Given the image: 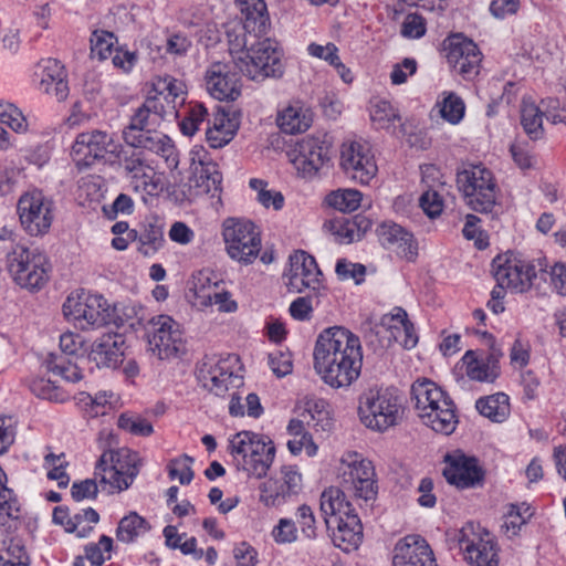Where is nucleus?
Returning a JSON list of instances; mask_svg holds the SVG:
<instances>
[{
    "label": "nucleus",
    "mask_w": 566,
    "mask_h": 566,
    "mask_svg": "<svg viewBox=\"0 0 566 566\" xmlns=\"http://www.w3.org/2000/svg\"><path fill=\"white\" fill-rule=\"evenodd\" d=\"M153 92L165 96L179 97L181 98L180 103H182L185 85L170 75L157 76L153 82Z\"/></svg>",
    "instance_id": "nucleus-58"
},
{
    "label": "nucleus",
    "mask_w": 566,
    "mask_h": 566,
    "mask_svg": "<svg viewBox=\"0 0 566 566\" xmlns=\"http://www.w3.org/2000/svg\"><path fill=\"white\" fill-rule=\"evenodd\" d=\"M117 160L136 192L155 195L161 190L160 175L144 151L119 147Z\"/></svg>",
    "instance_id": "nucleus-16"
},
{
    "label": "nucleus",
    "mask_w": 566,
    "mask_h": 566,
    "mask_svg": "<svg viewBox=\"0 0 566 566\" xmlns=\"http://www.w3.org/2000/svg\"><path fill=\"white\" fill-rule=\"evenodd\" d=\"M301 417L304 418L307 426L319 428L323 431L331 429L332 419L328 403L324 399L312 398L306 400L305 409Z\"/></svg>",
    "instance_id": "nucleus-38"
},
{
    "label": "nucleus",
    "mask_w": 566,
    "mask_h": 566,
    "mask_svg": "<svg viewBox=\"0 0 566 566\" xmlns=\"http://www.w3.org/2000/svg\"><path fill=\"white\" fill-rule=\"evenodd\" d=\"M521 124L532 139H538L543 134V113L533 102L523 101L521 107Z\"/></svg>",
    "instance_id": "nucleus-43"
},
{
    "label": "nucleus",
    "mask_w": 566,
    "mask_h": 566,
    "mask_svg": "<svg viewBox=\"0 0 566 566\" xmlns=\"http://www.w3.org/2000/svg\"><path fill=\"white\" fill-rule=\"evenodd\" d=\"M339 165L350 180L360 185H369L378 172L371 146L365 140L344 142Z\"/></svg>",
    "instance_id": "nucleus-17"
},
{
    "label": "nucleus",
    "mask_w": 566,
    "mask_h": 566,
    "mask_svg": "<svg viewBox=\"0 0 566 566\" xmlns=\"http://www.w3.org/2000/svg\"><path fill=\"white\" fill-rule=\"evenodd\" d=\"M150 528L148 522L137 513L124 516L118 524L116 536L119 542L132 543Z\"/></svg>",
    "instance_id": "nucleus-39"
},
{
    "label": "nucleus",
    "mask_w": 566,
    "mask_h": 566,
    "mask_svg": "<svg viewBox=\"0 0 566 566\" xmlns=\"http://www.w3.org/2000/svg\"><path fill=\"white\" fill-rule=\"evenodd\" d=\"M380 244L395 252L399 258L407 261H415L418 255V244L413 234L403 227L386 221L377 227L376 230Z\"/></svg>",
    "instance_id": "nucleus-29"
},
{
    "label": "nucleus",
    "mask_w": 566,
    "mask_h": 566,
    "mask_svg": "<svg viewBox=\"0 0 566 566\" xmlns=\"http://www.w3.org/2000/svg\"><path fill=\"white\" fill-rule=\"evenodd\" d=\"M408 319L407 312L401 307H395L391 313L385 314L380 319V325L392 331V336L398 339L400 337V328Z\"/></svg>",
    "instance_id": "nucleus-61"
},
{
    "label": "nucleus",
    "mask_w": 566,
    "mask_h": 566,
    "mask_svg": "<svg viewBox=\"0 0 566 566\" xmlns=\"http://www.w3.org/2000/svg\"><path fill=\"white\" fill-rule=\"evenodd\" d=\"M252 446L249 457L241 462V468L248 474L260 479L266 474L274 461L275 447L269 437L259 433Z\"/></svg>",
    "instance_id": "nucleus-32"
},
{
    "label": "nucleus",
    "mask_w": 566,
    "mask_h": 566,
    "mask_svg": "<svg viewBox=\"0 0 566 566\" xmlns=\"http://www.w3.org/2000/svg\"><path fill=\"white\" fill-rule=\"evenodd\" d=\"M192 290L196 303L201 308L214 305L222 313H234L238 310V303L232 298L231 293L223 287V282L212 272L201 271L195 275Z\"/></svg>",
    "instance_id": "nucleus-22"
},
{
    "label": "nucleus",
    "mask_w": 566,
    "mask_h": 566,
    "mask_svg": "<svg viewBox=\"0 0 566 566\" xmlns=\"http://www.w3.org/2000/svg\"><path fill=\"white\" fill-rule=\"evenodd\" d=\"M207 92L219 101H234L241 94L240 77L228 62H212L205 74Z\"/></svg>",
    "instance_id": "nucleus-25"
},
{
    "label": "nucleus",
    "mask_w": 566,
    "mask_h": 566,
    "mask_svg": "<svg viewBox=\"0 0 566 566\" xmlns=\"http://www.w3.org/2000/svg\"><path fill=\"white\" fill-rule=\"evenodd\" d=\"M31 559L23 542L11 538L0 548V566H30Z\"/></svg>",
    "instance_id": "nucleus-41"
},
{
    "label": "nucleus",
    "mask_w": 566,
    "mask_h": 566,
    "mask_svg": "<svg viewBox=\"0 0 566 566\" xmlns=\"http://www.w3.org/2000/svg\"><path fill=\"white\" fill-rule=\"evenodd\" d=\"M226 250L232 260L250 264L261 250V235L250 220L228 218L222 231Z\"/></svg>",
    "instance_id": "nucleus-14"
},
{
    "label": "nucleus",
    "mask_w": 566,
    "mask_h": 566,
    "mask_svg": "<svg viewBox=\"0 0 566 566\" xmlns=\"http://www.w3.org/2000/svg\"><path fill=\"white\" fill-rule=\"evenodd\" d=\"M44 464L48 468V479L56 481L59 489H65L70 483V476L65 471L64 454L49 453L44 458Z\"/></svg>",
    "instance_id": "nucleus-53"
},
{
    "label": "nucleus",
    "mask_w": 566,
    "mask_h": 566,
    "mask_svg": "<svg viewBox=\"0 0 566 566\" xmlns=\"http://www.w3.org/2000/svg\"><path fill=\"white\" fill-rule=\"evenodd\" d=\"M191 40L181 32L171 33L166 40V53L172 56H185L191 48Z\"/></svg>",
    "instance_id": "nucleus-62"
},
{
    "label": "nucleus",
    "mask_w": 566,
    "mask_h": 566,
    "mask_svg": "<svg viewBox=\"0 0 566 566\" xmlns=\"http://www.w3.org/2000/svg\"><path fill=\"white\" fill-rule=\"evenodd\" d=\"M139 457L136 452L122 448L106 450L95 465L93 479L74 482L71 495L84 496L97 493L115 494L129 488L139 472Z\"/></svg>",
    "instance_id": "nucleus-2"
},
{
    "label": "nucleus",
    "mask_w": 566,
    "mask_h": 566,
    "mask_svg": "<svg viewBox=\"0 0 566 566\" xmlns=\"http://www.w3.org/2000/svg\"><path fill=\"white\" fill-rule=\"evenodd\" d=\"M411 400L423 424L443 434L455 430V406L436 382L427 378L416 380L411 386Z\"/></svg>",
    "instance_id": "nucleus-3"
},
{
    "label": "nucleus",
    "mask_w": 566,
    "mask_h": 566,
    "mask_svg": "<svg viewBox=\"0 0 566 566\" xmlns=\"http://www.w3.org/2000/svg\"><path fill=\"white\" fill-rule=\"evenodd\" d=\"M117 426L134 434L140 437H148L153 433L154 428L149 421L138 415L125 412L118 417Z\"/></svg>",
    "instance_id": "nucleus-55"
},
{
    "label": "nucleus",
    "mask_w": 566,
    "mask_h": 566,
    "mask_svg": "<svg viewBox=\"0 0 566 566\" xmlns=\"http://www.w3.org/2000/svg\"><path fill=\"white\" fill-rule=\"evenodd\" d=\"M18 213L28 234L43 235L50 230L53 221V202L40 190L29 191L19 199Z\"/></svg>",
    "instance_id": "nucleus-18"
},
{
    "label": "nucleus",
    "mask_w": 566,
    "mask_h": 566,
    "mask_svg": "<svg viewBox=\"0 0 566 566\" xmlns=\"http://www.w3.org/2000/svg\"><path fill=\"white\" fill-rule=\"evenodd\" d=\"M531 356V344L521 336L516 337L510 352V359L514 366L524 367L528 364Z\"/></svg>",
    "instance_id": "nucleus-63"
},
{
    "label": "nucleus",
    "mask_w": 566,
    "mask_h": 566,
    "mask_svg": "<svg viewBox=\"0 0 566 566\" xmlns=\"http://www.w3.org/2000/svg\"><path fill=\"white\" fill-rule=\"evenodd\" d=\"M116 41L117 39L112 32L105 30L93 31L90 39L92 57H97L101 61L106 60L111 55Z\"/></svg>",
    "instance_id": "nucleus-49"
},
{
    "label": "nucleus",
    "mask_w": 566,
    "mask_h": 566,
    "mask_svg": "<svg viewBox=\"0 0 566 566\" xmlns=\"http://www.w3.org/2000/svg\"><path fill=\"white\" fill-rule=\"evenodd\" d=\"M358 415L367 428L384 432L401 420L402 397L395 387L369 388L359 396Z\"/></svg>",
    "instance_id": "nucleus-4"
},
{
    "label": "nucleus",
    "mask_w": 566,
    "mask_h": 566,
    "mask_svg": "<svg viewBox=\"0 0 566 566\" xmlns=\"http://www.w3.org/2000/svg\"><path fill=\"white\" fill-rule=\"evenodd\" d=\"M46 368L54 375L61 376L66 381L76 382L82 379V371L76 364L64 356H53L48 359Z\"/></svg>",
    "instance_id": "nucleus-48"
},
{
    "label": "nucleus",
    "mask_w": 566,
    "mask_h": 566,
    "mask_svg": "<svg viewBox=\"0 0 566 566\" xmlns=\"http://www.w3.org/2000/svg\"><path fill=\"white\" fill-rule=\"evenodd\" d=\"M147 350L160 360L178 358L185 352L179 324L168 315H155L144 324Z\"/></svg>",
    "instance_id": "nucleus-13"
},
{
    "label": "nucleus",
    "mask_w": 566,
    "mask_h": 566,
    "mask_svg": "<svg viewBox=\"0 0 566 566\" xmlns=\"http://www.w3.org/2000/svg\"><path fill=\"white\" fill-rule=\"evenodd\" d=\"M124 337L120 334L107 333L92 344L88 359L97 367L116 368L124 355Z\"/></svg>",
    "instance_id": "nucleus-31"
},
{
    "label": "nucleus",
    "mask_w": 566,
    "mask_h": 566,
    "mask_svg": "<svg viewBox=\"0 0 566 566\" xmlns=\"http://www.w3.org/2000/svg\"><path fill=\"white\" fill-rule=\"evenodd\" d=\"M157 116L154 115L145 103H143L130 118L129 125L123 130V138L126 136L143 134L146 130L158 126Z\"/></svg>",
    "instance_id": "nucleus-46"
},
{
    "label": "nucleus",
    "mask_w": 566,
    "mask_h": 566,
    "mask_svg": "<svg viewBox=\"0 0 566 566\" xmlns=\"http://www.w3.org/2000/svg\"><path fill=\"white\" fill-rule=\"evenodd\" d=\"M420 207L429 218H436L441 214L443 210V200L438 189L429 188L426 190L420 199Z\"/></svg>",
    "instance_id": "nucleus-60"
},
{
    "label": "nucleus",
    "mask_w": 566,
    "mask_h": 566,
    "mask_svg": "<svg viewBox=\"0 0 566 566\" xmlns=\"http://www.w3.org/2000/svg\"><path fill=\"white\" fill-rule=\"evenodd\" d=\"M336 274L340 280H354L356 284H360L365 280L366 268L360 263H353L346 259H340L336 263Z\"/></svg>",
    "instance_id": "nucleus-59"
},
{
    "label": "nucleus",
    "mask_w": 566,
    "mask_h": 566,
    "mask_svg": "<svg viewBox=\"0 0 566 566\" xmlns=\"http://www.w3.org/2000/svg\"><path fill=\"white\" fill-rule=\"evenodd\" d=\"M283 52L275 40L265 38L250 43L245 57L238 56L235 67L252 81L281 77L284 73Z\"/></svg>",
    "instance_id": "nucleus-11"
},
{
    "label": "nucleus",
    "mask_w": 566,
    "mask_h": 566,
    "mask_svg": "<svg viewBox=\"0 0 566 566\" xmlns=\"http://www.w3.org/2000/svg\"><path fill=\"white\" fill-rule=\"evenodd\" d=\"M34 82L40 92L54 96L59 102L69 95L64 66L55 59H43L35 65Z\"/></svg>",
    "instance_id": "nucleus-27"
},
{
    "label": "nucleus",
    "mask_w": 566,
    "mask_h": 566,
    "mask_svg": "<svg viewBox=\"0 0 566 566\" xmlns=\"http://www.w3.org/2000/svg\"><path fill=\"white\" fill-rule=\"evenodd\" d=\"M242 24L251 35L261 38L266 34L271 22L264 0H235Z\"/></svg>",
    "instance_id": "nucleus-33"
},
{
    "label": "nucleus",
    "mask_w": 566,
    "mask_h": 566,
    "mask_svg": "<svg viewBox=\"0 0 566 566\" xmlns=\"http://www.w3.org/2000/svg\"><path fill=\"white\" fill-rule=\"evenodd\" d=\"M462 360L467 366V376L472 380L493 382L500 374L499 358L495 354L478 358L474 352L468 350Z\"/></svg>",
    "instance_id": "nucleus-34"
},
{
    "label": "nucleus",
    "mask_w": 566,
    "mask_h": 566,
    "mask_svg": "<svg viewBox=\"0 0 566 566\" xmlns=\"http://www.w3.org/2000/svg\"><path fill=\"white\" fill-rule=\"evenodd\" d=\"M321 276L315 259L305 251H297L290 256V268L284 273L290 292L302 293L306 289L315 292L321 286Z\"/></svg>",
    "instance_id": "nucleus-24"
},
{
    "label": "nucleus",
    "mask_w": 566,
    "mask_h": 566,
    "mask_svg": "<svg viewBox=\"0 0 566 566\" xmlns=\"http://www.w3.org/2000/svg\"><path fill=\"white\" fill-rule=\"evenodd\" d=\"M313 356L316 373L332 388L348 387L360 375V340L344 327L324 329L316 339Z\"/></svg>",
    "instance_id": "nucleus-1"
},
{
    "label": "nucleus",
    "mask_w": 566,
    "mask_h": 566,
    "mask_svg": "<svg viewBox=\"0 0 566 566\" xmlns=\"http://www.w3.org/2000/svg\"><path fill=\"white\" fill-rule=\"evenodd\" d=\"M6 269L17 285L38 291L49 281L51 266L40 250L15 244L6 253Z\"/></svg>",
    "instance_id": "nucleus-8"
},
{
    "label": "nucleus",
    "mask_w": 566,
    "mask_h": 566,
    "mask_svg": "<svg viewBox=\"0 0 566 566\" xmlns=\"http://www.w3.org/2000/svg\"><path fill=\"white\" fill-rule=\"evenodd\" d=\"M451 549L459 548L470 566H497L500 547L495 536L479 523L468 522L461 528L448 530Z\"/></svg>",
    "instance_id": "nucleus-5"
},
{
    "label": "nucleus",
    "mask_w": 566,
    "mask_h": 566,
    "mask_svg": "<svg viewBox=\"0 0 566 566\" xmlns=\"http://www.w3.org/2000/svg\"><path fill=\"white\" fill-rule=\"evenodd\" d=\"M193 462L195 459L188 454H180L170 459L166 464L169 480L178 481L181 485L190 484L195 476Z\"/></svg>",
    "instance_id": "nucleus-40"
},
{
    "label": "nucleus",
    "mask_w": 566,
    "mask_h": 566,
    "mask_svg": "<svg viewBox=\"0 0 566 566\" xmlns=\"http://www.w3.org/2000/svg\"><path fill=\"white\" fill-rule=\"evenodd\" d=\"M443 50L449 66L465 80L480 73L482 54L476 44L462 34H453L444 40Z\"/></svg>",
    "instance_id": "nucleus-20"
},
{
    "label": "nucleus",
    "mask_w": 566,
    "mask_h": 566,
    "mask_svg": "<svg viewBox=\"0 0 566 566\" xmlns=\"http://www.w3.org/2000/svg\"><path fill=\"white\" fill-rule=\"evenodd\" d=\"M191 158V176L188 186L190 195L218 197L221 192L222 176L218 170V165L213 163L207 154L200 155L198 151Z\"/></svg>",
    "instance_id": "nucleus-26"
},
{
    "label": "nucleus",
    "mask_w": 566,
    "mask_h": 566,
    "mask_svg": "<svg viewBox=\"0 0 566 566\" xmlns=\"http://www.w3.org/2000/svg\"><path fill=\"white\" fill-rule=\"evenodd\" d=\"M478 411L494 422H503L510 415V399L503 392H497L476 400Z\"/></svg>",
    "instance_id": "nucleus-36"
},
{
    "label": "nucleus",
    "mask_w": 566,
    "mask_h": 566,
    "mask_svg": "<svg viewBox=\"0 0 566 566\" xmlns=\"http://www.w3.org/2000/svg\"><path fill=\"white\" fill-rule=\"evenodd\" d=\"M363 193L356 189H338L326 197L328 206L340 212H353L360 207Z\"/></svg>",
    "instance_id": "nucleus-42"
},
{
    "label": "nucleus",
    "mask_w": 566,
    "mask_h": 566,
    "mask_svg": "<svg viewBox=\"0 0 566 566\" xmlns=\"http://www.w3.org/2000/svg\"><path fill=\"white\" fill-rule=\"evenodd\" d=\"M392 566H438L427 541L417 534L407 535L395 546Z\"/></svg>",
    "instance_id": "nucleus-28"
},
{
    "label": "nucleus",
    "mask_w": 566,
    "mask_h": 566,
    "mask_svg": "<svg viewBox=\"0 0 566 566\" xmlns=\"http://www.w3.org/2000/svg\"><path fill=\"white\" fill-rule=\"evenodd\" d=\"M113 539L103 535L97 543H91L85 546V555L90 566H101L106 559L111 558Z\"/></svg>",
    "instance_id": "nucleus-57"
},
{
    "label": "nucleus",
    "mask_w": 566,
    "mask_h": 566,
    "mask_svg": "<svg viewBox=\"0 0 566 566\" xmlns=\"http://www.w3.org/2000/svg\"><path fill=\"white\" fill-rule=\"evenodd\" d=\"M494 277L499 284L514 293H524L537 285L546 274L545 260H526L514 253H505L493 260Z\"/></svg>",
    "instance_id": "nucleus-9"
},
{
    "label": "nucleus",
    "mask_w": 566,
    "mask_h": 566,
    "mask_svg": "<svg viewBox=\"0 0 566 566\" xmlns=\"http://www.w3.org/2000/svg\"><path fill=\"white\" fill-rule=\"evenodd\" d=\"M164 242L163 228L155 224H148L139 234V252L147 256L153 255L163 247Z\"/></svg>",
    "instance_id": "nucleus-51"
},
{
    "label": "nucleus",
    "mask_w": 566,
    "mask_h": 566,
    "mask_svg": "<svg viewBox=\"0 0 566 566\" xmlns=\"http://www.w3.org/2000/svg\"><path fill=\"white\" fill-rule=\"evenodd\" d=\"M0 123L6 124L18 134H25L29 130L27 117L13 104L0 103Z\"/></svg>",
    "instance_id": "nucleus-52"
},
{
    "label": "nucleus",
    "mask_w": 566,
    "mask_h": 566,
    "mask_svg": "<svg viewBox=\"0 0 566 566\" xmlns=\"http://www.w3.org/2000/svg\"><path fill=\"white\" fill-rule=\"evenodd\" d=\"M319 505L334 545L346 553L357 549L363 527L352 503L346 497H322Z\"/></svg>",
    "instance_id": "nucleus-6"
},
{
    "label": "nucleus",
    "mask_w": 566,
    "mask_h": 566,
    "mask_svg": "<svg viewBox=\"0 0 566 566\" xmlns=\"http://www.w3.org/2000/svg\"><path fill=\"white\" fill-rule=\"evenodd\" d=\"M111 134L103 130H91L78 134L73 143L71 155L78 168H87L103 159L106 154L119 150Z\"/></svg>",
    "instance_id": "nucleus-21"
},
{
    "label": "nucleus",
    "mask_w": 566,
    "mask_h": 566,
    "mask_svg": "<svg viewBox=\"0 0 566 566\" xmlns=\"http://www.w3.org/2000/svg\"><path fill=\"white\" fill-rule=\"evenodd\" d=\"M457 185L472 210L481 213L493 211L499 187L491 170L482 165L463 168L457 174Z\"/></svg>",
    "instance_id": "nucleus-10"
},
{
    "label": "nucleus",
    "mask_w": 566,
    "mask_h": 566,
    "mask_svg": "<svg viewBox=\"0 0 566 566\" xmlns=\"http://www.w3.org/2000/svg\"><path fill=\"white\" fill-rule=\"evenodd\" d=\"M340 488L336 495H368L378 493V483L376 472L371 461L363 458L357 452H347L342 457L340 467Z\"/></svg>",
    "instance_id": "nucleus-15"
},
{
    "label": "nucleus",
    "mask_w": 566,
    "mask_h": 566,
    "mask_svg": "<svg viewBox=\"0 0 566 566\" xmlns=\"http://www.w3.org/2000/svg\"><path fill=\"white\" fill-rule=\"evenodd\" d=\"M125 143L133 149L144 148L163 157L169 168L178 166V154L172 140L165 134L149 129L143 134L126 136Z\"/></svg>",
    "instance_id": "nucleus-30"
},
{
    "label": "nucleus",
    "mask_w": 566,
    "mask_h": 566,
    "mask_svg": "<svg viewBox=\"0 0 566 566\" xmlns=\"http://www.w3.org/2000/svg\"><path fill=\"white\" fill-rule=\"evenodd\" d=\"M277 126L286 134H300L312 124V113L301 102L289 104L277 114Z\"/></svg>",
    "instance_id": "nucleus-35"
},
{
    "label": "nucleus",
    "mask_w": 566,
    "mask_h": 566,
    "mask_svg": "<svg viewBox=\"0 0 566 566\" xmlns=\"http://www.w3.org/2000/svg\"><path fill=\"white\" fill-rule=\"evenodd\" d=\"M117 312L118 308L112 307L104 296L85 291L71 293L63 304L65 317L82 329L99 328L108 324L124 325Z\"/></svg>",
    "instance_id": "nucleus-7"
},
{
    "label": "nucleus",
    "mask_w": 566,
    "mask_h": 566,
    "mask_svg": "<svg viewBox=\"0 0 566 566\" xmlns=\"http://www.w3.org/2000/svg\"><path fill=\"white\" fill-rule=\"evenodd\" d=\"M370 119L377 128L388 129L400 120V116L390 102L375 99L371 102Z\"/></svg>",
    "instance_id": "nucleus-45"
},
{
    "label": "nucleus",
    "mask_w": 566,
    "mask_h": 566,
    "mask_svg": "<svg viewBox=\"0 0 566 566\" xmlns=\"http://www.w3.org/2000/svg\"><path fill=\"white\" fill-rule=\"evenodd\" d=\"M534 515V509L526 502L510 504L504 513L505 534L509 538L518 535L523 525H525Z\"/></svg>",
    "instance_id": "nucleus-37"
},
{
    "label": "nucleus",
    "mask_w": 566,
    "mask_h": 566,
    "mask_svg": "<svg viewBox=\"0 0 566 566\" xmlns=\"http://www.w3.org/2000/svg\"><path fill=\"white\" fill-rule=\"evenodd\" d=\"M247 33L248 31L242 23H229L226 28L229 52L234 65L238 56L245 57L247 50L249 49Z\"/></svg>",
    "instance_id": "nucleus-47"
},
{
    "label": "nucleus",
    "mask_w": 566,
    "mask_h": 566,
    "mask_svg": "<svg viewBox=\"0 0 566 566\" xmlns=\"http://www.w3.org/2000/svg\"><path fill=\"white\" fill-rule=\"evenodd\" d=\"M241 371L242 366L237 355L206 357L198 367V380L213 395L224 397L230 390L243 386Z\"/></svg>",
    "instance_id": "nucleus-12"
},
{
    "label": "nucleus",
    "mask_w": 566,
    "mask_h": 566,
    "mask_svg": "<svg viewBox=\"0 0 566 566\" xmlns=\"http://www.w3.org/2000/svg\"><path fill=\"white\" fill-rule=\"evenodd\" d=\"M443 476L450 484L464 490L482 485L485 471L476 458L455 451L446 455Z\"/></svg>",
    "instance_id": "nucleus-23"
},
{
    "label": "nucleus",
    "mask_w": 566,
    "mask_h": 566,
    "mask_svg": "<svg viewBox=\"0 0 566 566\" xmlns=\"http://www.w3.org/2000/svg\"><path fill=\"white\" fill-rule=\"evenodd\" d=\"M440 115L450 124H459L465 113L463 99L453 92H443L438 103Z\"/></svg>",
    "instance_id": "nucleus-44"
},
{
    "label": "nucleus",
    "mask_w": 566,
    "mask_h": 566,
    "mask_svg": "<svg viewBox=\"0 0 566 566\" xmlns=\"http://www.w3.org/2000/svg\"><path fill=\"white\" fill-rule=\"evenodd\" d=\"M207 115L208 112L203 104L198 102L189 103L187 115L180 122V130L182 134L192 136L206 120Z\"/></svg>",
    "instance_id": "nucleus-54"
},
{
    "label": "nucleus",
    "mask_w": 566,
    "mask_h": 566,
    "mask_svg": "<svg viewBox=\"0 0 566 566\" xmlns=\"http://www.w3.org/2000/svg\"><path fill=\"white\" fill-rule=\"evenodd\" d=\"M30 390L39 398L50 401H64L65 392L51 379L45 377H36L30 382Z\"/></svg>",
    "instance_id": "nucleus-50"
},
{
    "label": "nucleus",
    "mask_w": 566,
    "mask_h": 566,
    "mask_svg": "<svg viewBox=\"0 0 566 566\" xmlns=\"http://www.w3.org/2000/svg\"><path fill=\"white\" fill-rule=\"evenodd\" d=\"M329 153L331 146L326 140L306 136L298 140L287 155L298 175L312 178L329 161Z\"/></svg>",
    "instance_id": "nucleus-19"
},
{
    "label": "nucleus",
    "mask_w": 566,
    "mask_h": 566,
    "mask_svg": "<svg viewBox=\"0 0 566 566\" xmlns=\"http://www.w3.org/2000/svg\"><path fill=\"white\" fill-rule=\"evenodd\" d=\"M256 436L258 433L251 431H241L230 439V451L239 467L249 457Z\"/></svg>",
    "instance_id": "nucleus-56"
},
{
    "label": "nucleus",
    "mask_w": 566,
    "mask_h": 566,
    "mask_svg": "<svg viewBox=\"0 0 566 566\" xmlns=\"http://www.w3.org/2000/svg\"><path fill=\"white\" fill-rule=\"evenodd\" d=\"M547 276H549L553 290L559 295H566V264L556 263L549 272L546 271V274L538 279L546 281Z\"/></svg>",
    "instance_id": "nucleus-64"
}]
</instances>
